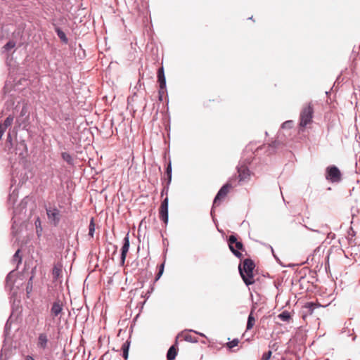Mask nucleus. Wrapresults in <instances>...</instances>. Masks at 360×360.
Masks as SVG:
<instances>
[{
  "instance_id": "1",
  "label": "nucleus",
  "mask_w": 360,
  "mask_h": 360,
  "mask_svg": "<svg viewBox=\"0 0 360 360\" xmlns=\"http://www.w3.org/2000/svg\"><path fill=\"white\" fill-rule=\"evenodd\" d=\"M255 266L253 261L250 259H245L243 264L238 266L240 274L246 285H250L255 283L253 278Z\"/></svg>"
},
{
  "instance_id": "2",
  "label": "nucleus",
  "mask_w": 360,
  "mask_h": 360,
  "mask_svg": "<svg viewBox=\"0 0 360 360\" xmlns=\"http://www.w3.org/2000/svg\"><path fill=\"white\" fill-rule=\"evenodd\" d=\"M314 108L311 103L305 104L300 114V127L304 128L312 122Z\"/></svg>"
},
{
  "instance_id": "3",
  "label": "nucleus",
  "mask_w": 360,
  "mask_h": 360,
  "mask_svg": "<svg viewBox=\"0 0 360 360\" xmlns=\"http://www.w3.org/2000/svg\"><path fill=\"white\" fill-rule=\"evenodd\" d=\"M325 177L331 183H339L342 179V174L335 165H330L326 169Z\"/></svg>"
},
{
  "instance_id": "4",
  "label": "nucleus",
  "mask_w": 360,
  "mask_h": 360,
  "mask_svg": "<svg viewBox=\"0 0 360 360\" xmlns=\"http://www.w3.org/2000/svg\"><path fill=\"white\" fill-rule=\"evenodd\" d=\"M229 246L231 251L237 257H241L242 254L239 250H243V244L241 242L238 241L236 237L233 235H231L229 238Z\"/></svg>"
},
{
  "instance_id": "5",
  "label": "nucleus",
  "mask_w": 360,
  "mask_h": 360,
  "mask_svg": "<svg viewBox=\"0 0 360 360\" xmlns=\"http://www.w3.org/2000/svg\"><path fill=\"white\" fill-rule=\"evenodd\" d=\"M46 214L49 221L54 226H57L60 220V211L56 207H47Z\"/></svg>"
},
{
  "instance_id": "6",
  "label": "nucleus",
  "mask_w": 360,
  "mask_h": 360,
  "mask_svg": "<svg viewBox=\"0 0 360 360\" xmlns=\"http://www.w3.org/2000/svg\"><path fill=\"white\" fill-rule=\"evenodd\" d=\"M231 188H232L231 184L227 183L220 188L214 199L213 206H217L220 203L221 200L226 197Z\"/></svg>"
},
{
  "instance_id": "7",
  "label": "nucleus",
  "mask_w": 360,
  "mask_h": 360,
  "mask_svg": "<svg viewBox=\"0 0 360 360\" xmlns=\"http://www.w3.org/2000/svg\"><path fill=\"white\" fill-rule=\"evenodd\" d=\"M50 344L47 334L41 333L39 334L37 340V347L41 351H45L49 349Z\"/></svg>"
},
{
  "instance_id": "8",
  "label": "nucleus",
  "mask_w": 360,
  "mask_h": 360,
  "mask_svg": "<svg viewBox=\"0 0 360 360\" xmlns=\"http://www.w3.org/2000/svg\"><path fill=\"white\" fill-rule=\"evenodd\" d=\"M160 218L167 224L168 221V199L166 198L162 202L160 207Z\"/></svg>"
},
{
  "instance_id": "9",
  "label": "nucleus",
  "mask_w": 360,
  "mask_h": 360,
  "mask_svg": "<svg viewBox=\"0 0 360 360\" xmlns=\"http://www.w3.org/2000/svg\"><path fill=\"white\" fill-rule=\"evenodd\" d=\"M63 309V303L61 300H56L51 307V315L54 319L57 317L60 314L62 313Z\"/></svg>"
},
{
  "instance_id": "10",
  "label": "nucleus",
  "mask_w": 360,
  "mask_h": 360,
  "mask_svg": "<svg viewBox=\"0 0 360 360\" xmlns=\"http://www.w3.org/2000/svg\"><path fill=\"white\" fill-rule=\"evenodd\" d=\"M158 82L160 84V94L161 91H163L166 88V79H165V76L163 67L159 68L158 70Z\"/></svg>"
},
{
  "instance_id": "11",
  "label": "nucleus",
  "mask_w": 360,
  "mask_h": 360,
  "mask_svg": "<svg viewBox=\"0 0 360 360\" xmlns=\"http://www.w3.org/2000/svg\"><path fill=\"white\" fill-rule=\"evenodd\" d=\"M238 172L240 181H245L250 176V171L247 166L244 165H240L238 166Z\"/></svg>"
},
{
  "instance_id": "12",
  "label": "nucleus",
  "mask_w": 360,
  "mask_h": 360,
  "mask_svg": "<svg viewBox=\"0 0 360 360\" xmlns=\"http://www.w3.org/2000/svg\"><path fill=\"white\" fill-rule=\"evenodd\" d=\"M129 240L128 235H127L124 238V244L122 248L121 260L122 262H124L127 253L129 250Z\"/></svg>"
},
{
  "instance_id": "13",
  "label": "nucleus",
  "mask_w": 360,
  "mask_h": 360,
  "mask_svg": "<svg viewBox=\"0 0 360 360\" xmlns=\"http://www.w3.org/2000/svg\"><path fill=\"white\" fill-rule=\"evenodd\" d=\"M62 273V265L60 264H56L53 268V278L57 279L61 276Z\"/></svg>"
},
{
  "instance_id": "14",
  "label": "nucleus",
  "mask_w": 360,
  "mask_h": 360,
  "mask_svg": "<svg viewBox=\"0 0 360 360\" xmlns=\"http://www.w3.org/2000/svg\"><path fill=\"white\" fill-rule=\"evenodd\" d=\"M13 116L9 115L3 124H0V129L6 131L8 127L11 126L13 121Z\"/></svg>"
},
{
  "instance_id": "15",
  "label": "nucleus",
  "mask_w": 360,
  "mask_h": 360,
  "mask_svg": "<svg viewBox=\"0 0 360 360\" xmlns=\"http://www.w3.org/2000/svg\"><path fill=\"white\" fill-rule=\"evenodd\" d=\"M176 356V349L174 345H172L169 347L167 354V358L168 360H173L175 359Z\"/></svg>"
},
{
  "instance_id": "16",
  "label": "nucleus",
  "mask_w": 360,
  "mask_h": 360,
  "mask_svg": "<svg viewBox=\"0 0 360 360\" xmlns=\"http://www.w3.org/2000/svg\"><path fill=\"white\" fill-rule=\"evenodd\" d=\"M255 319L252 316V313L251 312L248 318L247 327H246L247 330H250L255 325Z\"/></svg>"
},
{
  "instance_id": "17",
  "label": "nucleus",
  "mask_w": 360,
  "mask_h": 360,
  "mask_svg": "<svg viewBox=\"0 0 360 360\" xmlns=\"http://www.w3.org/2000/svg\"><path fill=\"white\" fill-rule=\"evenodd\" d=\"M61 156H62V158L67 162L68 163L69 165H73V158H72V156L66 153V152H64V153H62L61 154Z\"/></svg>"
},
{
  "instance_id": "18",
  "label": "nucleus",
  "mask_w": 360,
  "mask_h": 360,
  "mask_svg": "<svg viewBox=\"0 0 360 360\" xmlns=\"http://www.w3.org/2000/svg\"><path fill=\"white\" fill-rule=\"evenodd\" d=\"M129 347V343L127 341L125 342L122 347V352H123V357L125 359H127L128 357Z\"/></svg>"
},
{
  "instance_id": "19",
  "label": "nucleus",
  "mask_w": 360,
  "mask_h": 360,
  "mask_svg": "<svg viewBox=\"0 0 360 360\" xmlns=\"http://www.w3.org/2000/svg\"><path fill=\"white\" fill-rule=\"evenodd\" d=\"M278 318L283 321H288L290 319V313L284 311L278 315Z\"/></svg>"
},
{
  "instance_id": "20",
  "label": "nucleus",
  "mask_w": 360,
  "mask_h": 360,
  "mask_svg": "<svg viewBox=\"0 0 360 360\" xmlns=\"http://www.w3.org/2000/svg\"><path fill=\"white\" fill-rule=\"evenodd\" d=\"M94 231H95V224H94V219L91 218L90 223H89V236H90L91 238H93Z\"/></svg>"
},
{
  "instance_id": "21",
  "label": "nucleus",
  "mask_w": 360,
  "mask_h": 360,
  "mask_svg": "<svg viewBox=\"0 0 360 360\" xmlns=\"http://www.w3.org/2000/svg\"><path fill=\"white\" fill-rule=\"evenodd\" d=\"M56 32H57V34L58 36V37L64 42H67L68 41V39L65 36V34L61 30H60L59 28H56Z\"/></svg>"
},
{
  "instance_id": "22",
  "label": "nucleus",
  "mask_w": 360,
  "mask_h": 360,
  "mask_svg": "<svg viewBox=\"0 0 360 360\" xmlns=\"http://www.w3.org/2000/svg\"><path fill=\"white\" fill-rule=\"evenodd\" d=\"M238 343H239V340H238V339L235 338V339H233V340H231V341H230V342H227V343H226V347H227L229 349H232V348H233V347H235L238 346Z\"/></svg>"
},
{
  "instance_id": "23",
  "label": "nucleus",
  "mask_w": 360,
  "mask_h": 360,
  "mask_svg": "<svg viewBox=\"0 0 360 360\" xmlns=\"http://www.w3.org/2000/svg\"><path fill=\"white\" fill-rule=\"evenodd\" d=\"M15 46V42H14L13 41H9L8 42H7L4 46V49L6 50V51H9L11 50V49L14 48Z\"/></svg>"
},
{
  "instance_id": "24",
  "label": "nucleus",
  "mask_w": 360,
  "mask_h": 360,
  "mask_svg": "<svg viewBox=\"0 0 360 360\" xmlns=\"http://www.w3.org/2000/svg\"><path fill=\"white\" fill-rule=\"evenodd\" d=\"M293 122L292 120H288L282 124L281 127L283 129H290L292 127Z\"/></svg>"
},
{
  "instance_id": "25",
  "label": "nucleus",
  "mask_w": 360,
  "mask_h": 360,
  "mask_svg": "<svg viewBox=\"0 0 360 360\" xmlns=\"http://www.w3.org/2000/svg\"><path fill=\"white\" fill-rule=\"evenodd\" d=\"M184 339L186 341L190 342H197V339L195 338H193L191 335H186L184 337Z\"/></svg>"
},
{
  "instance_id": "26",
  "label": "nucleus",
  "mask_w": 360,
  "mask_h": 360,
  "mask_svg": "<svg viewBox=\"0 0 360 360\" xmlns=\"http://www.w3.org/2000/svg\"><path fill=\"white\" fill-rule=\"evenodd\" d=\"M164 263H162L160 266V269H159V272L156 276V278L155 280H158L160 276H162V274H163V271H164Z\"/></svg>"
},
{
  "instance_id": "27",
  "label": "nucleus",
  "mask_w": 360,
  "mask_h": 360,
  "mask_svg": "<svg viewBox=\"0 0 360 360\" xmlns=\"http://www.w3.org/2000/svg\"><path fill=\"white\" fill-rule=\"evenodd\" d=\"M271 351H269L267 352H265L262 355V360H269L271 356Z\"/></svg>"
},
{
  "instance_id": "28",
  "label": "nucleus",
  "mask_w": 360,
  "mask_h": 360,
  "mask_svg": "<svg viewBox=\"0 0 360 360\" xmlns=\"http://www.w3.org/2000/svg\"><path fill=\"white\" fill-rule=\"evenodd\" d=\"M166 173L169 177V181H171V178H172V166H171V163H169L167 167V169H166Z\"/></svg>"
},
{
  "instance_id": "29",
  "label": "nucleus",
  "mask_w": 360,
  "mask_h": 360,
  "mask_svg": "<svg viewBox=\"0 0 360 360\" xmlns=\"http://www.w3.org/2000/svg\"><path fill=\"white\" fill-rule=\"evenodd\" d=\"M18 260V263L21 262V258L20 257V250H18L13 255V260Z\"/></svg>"
},
{
  "instance_id": "30",
  "label": "nucleus",
  "mask_w": 360,
  "mask_h": 360,
  "mask_svg": "<svg viewBox=\"0 0 360 360\" xmlns=\"http://www.w3.org/2000/svg\"><path fill=\"white\" fill-rule=\"evenodd\" d=\"M27 106L24 105L21 110L20 116L23 117L25 115H27Z\"/></svg>"
},
{
  "instance_id": "31",
  "label": "nucleus",
  "mask_w": 360,
  "mask_h": 360,
  "mask_svg": "<svg viewBox=\"0 0 360 360\" xmlns=\"http://www.w3.org/2000/svg\"><path fill=\"white\" fill-rule=\"evenodd\" d=\"M314 303H312V302L307 303V307H308L309 308H310V309H314Z\"/></svg>"
},
{
  "instance_id": "32",
  "label": "nucleus",
  "mask_w": 360,
  "mask_h": 360,
  "mask_svg": "<svg viewBox=\"0 0 360 360\" xmlns=\"http://www.w3.org/2000/svg\"><path fill=\"white\" fill-rule=\"evenodd\" d=\"M25 360H34V359L32 356L27 355L25 356Z\"/></svg>"
},
{
  "instance_id": "33",
  "label": "nucleus",
  "mask_w": 360,
  "mask_h": 360,
  "mask_svg": "<svg viewBox=\"0 0 360 360\" xmlns=\"http://www.w3.org/2000/svg\"><path fill=\"white\" fill-rule=\"evenodd\" d=\"M5 131L0 129V139H1L3 134H4Z\"/></svg>"
},
{
  "instance_id": "34",
  "label": "nucleus",
  "mask_w": 360,
  "mask_h": 360,
  "mask_svg": "<svg viewBox=\"0 0 360 360\" xmlns=\"http://www.w3.org/2000/svg\"><path fill=\"white\" fill-rule=\"evenodd\" d=\"M270 248H271V250L272 253H274V249H273V248H272V247H270ZM273 255H274V254H273ZM274 257H276L275 255H274Z\"/></svg>"
},
{
  "instance_id": "35",
  "label": "nucleus",
  "mask_w": 360,
  "mask_h": 360,
  "mask_svg": "<svg viewBox=\"0 0 360 360\" xmlns=\"http://www.w3.org/2000/svg\"><path fill=\"white\" fill-rule=\"evenodd\" d=\"M133 98H128V102L129 103L131 100H132Z\"/></svg>"
},
{
  "instance_id": "36",
  "label": "nucleus",
  "mask_w": 360,
  "mask_h": 360,
  "mask_svg": "<svg viewBox=\"0 0 360 360\" xmlns=\"http://www.w3.org/2000/svg\"><path fill=\"white\" fill-rule=\"evenodd\" d=\"M8 139H11V134H8Z\"/></svg>"
},
{
  "instance_id": "37",
  "label": "nucleus",
  "mask_w": 360,
  "mask_h": 360,
  "mask_svg": "<svg viewBox=\"0 0 360 360\" xmlns=\"http://www.w3.org/2000/svg\"><path fill=\"white\" fill-rule=\"evenodd\" d=\"M134 322H135V318L133 319V320H132V323H134Z\"/></svg>"
},
{
  "instance_id": "38",
  "label": "nucleus",
  "mask_w": 360,
  "mask_h": 360,
  "mask_svg": "<svg viewBox=\"0 0 360 360\" xmlns=\"http://www.w3.org/2000/svg\"><path fill=\"white\" fill-rule=\"evenodd\" d=\"M132 235H134V229H132Z\"/></svg>"
}]
</instances>
